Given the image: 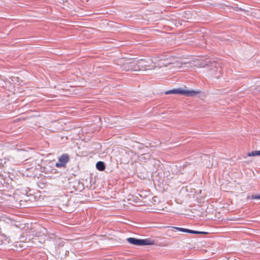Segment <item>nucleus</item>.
Returning a JSON list of instances; mask_svg holds the SVG:
<instances>
[{"label": "nucleus", "instance_id": "obj_1", "mask_svg": "<svg viewBox=\"0 0 260 260\" xmlns=\"http://www.w3.org/2000/svg\"><path fill=\"white\" fill-rule=\"evenodd\" d=\"M206 66L209 68V74L217 79L219 78L222 74L221 62L218 59H212L205 61L203 67Z\"/></svg>", "mask_w": 260, "mask_h": 260}, {"label": "nucleus", "instance_id": "obj_2", "mask_svg": "<svg viewBox=\"0 0 260 260\" xmlns=\"http://www.w3.org/2000/svg\"><path fill=\"white\" fill-rule=\"evenodd\" d=\"M175 58L172 57L162 58L156 61V59H154V66L156 67L162 68L167 67L170 64H173L172 68L180 69L182 67L183 64H186V62L182 63L178 61H174Z\"/></svg>", "mask_w": 260, "mask_h": 260}, {"label": "nucleus", "instance_id": "obj_3", "mask_svg": "<svg viewBox=\"0 0 260 260\" xmlns=\"http://www.w3.org/2000/svg\"><path fill=\"white\" fill-rule=\"evenodd\" d=\"M119 62L121 64L120 68L122 70L125 71H139L138 67L137 61L133 59L121 58Z\"/></svg>", "mask_w": 260, "mask_h": 260}, {"label": "nucleus", "instance_id": "obj_4", "mask_svg": "<svg viewBox=\"0 0 260 260\" xmlns=\"http://www.w3.org/2000/svg\"><path fill=\"white\" fill-rule=\"evenodd\" d=\"M200 93V91L193 90H184L180 88L173 89L169 90L165 92L166 94H179L185 95L187 96H193Z\"/></svg>", "mask_w": 260, "mask_h": 260}, {"label": "nucleus", "instance_id": "obj_5", "mask_svg": "<svg viewBox=\"0 0 260 260\" xmlns=\"http://www.w3.org/2000/svg\"><path fill=\"white\" fill-rule=\"evenodd\" d=\"M137 61V65L139 70H152L155 68L154 63L155 62L151 59H149L148 60H146L144 59H141Z\"/></svg>", "mask_w": 260, "mask_h": 260}, {"label": "nucleus", "instance_id": "obj_6", "mask_svg": "<svg viewBox=\"0 0 260 260\" xmlns=\"http://www.w3.org/2000/svg\"><path fill=\"white\" fill-rule=\"evenodd\" d=\"M127 241L130 244L135 245H150L154 244L153 240L150 239H137L134 238H128Z\"/></svg>", "mask_w": 260, "mask_h": 260}, {"label": "nucleus", "instance_id": "obj_7", "mask_svg": "<svg viewBox=\"0 0 260 260\" xmlns=\"http://www.w3.org/2000/svg\"><path fill=\"white\" fill-rule=\"evenodd\" d=\"M70 160V156L68 154H63L58 158V161L55 164L57 168L65 167Z\"/></svg>", "mask_w": 260, "mask_h": 260}, {"label": "nucleus", "instance_id": "obj_8", "mask_svg": "<svg viewBox=\"0 0 260 260\" xmlns=\"http://www.w3.org/2000/svg\"><path fill=\"white\" fill-rule=\"evenodd\" d=\"M34 229L32 227L31 224L27 223L25 224V227L22 229L23 234L27 237H30L35 236Z\"/></svg>", "mask_w": 260, "mask_h": 260}, {"label": "nucleus", "instance_id": "obj_9", "mask_svg": "<svg viewBox=\"0 0 260 260\" xmlns=\"http://www.w3.org/2000/svg\"><path fill=\"white\" fill-rule=\"evenodd\" d=\"M18 226L15 224L8 225L6 228L7 233L11 236H16L18 233Z\"/></svg>", "mask_w": 260, "mask_h": 260}, {"label": "nucleus", "instance_id": "obj_10", "mask_svg": "<svg viewBox=\"0 0 260 260\" xmlns=\"http://www.w3.org/2000/svg\"><path fill=\"white\" fill-rule=\"evenodd\" d=\"M10 240L9 237L6 236L0 232V245L9 243Z\"/></svg>", "mask_w": 260, "mask_h": 260}, {"label": "nucleus", "instance_id": "obj_11", "mask_svg": "<svg viewBox=\"0 0 260 260\" xmlns=\"http://www.w3.org/2000/svg\"><path fill=\"white\" fill-rule=\"evenodd\" d=\"M174 229H175L179 231L182 232H185V233H191V234H203V232H198L195 231H192L186 229L181 228H178V227H173Z\"/></svg>", "mask_w": 260, "mask_h": 260}, {"label": "nucleus", "instance_id": "obj_12", "mask_svg": "<svg viewBox=\"0 0 260 260\" xmlns=\"http://www.w3.org/2000/svg\"><path fill=\"white\" fill-rule=\"evenodd\" d=\"M96 169L100 171H103L105 169V165L103 161H98L96 164Z\"/></svg>", "mask_w": 260, "mask_h": 260}, {"label": "nucleus", "instance_id": "obj_13", "mask_svg": "<svg viewBox=\"0 0 260 260\" xmlns=\"http://www.w3.org/2000/svg\"><path fill=\"white\" fill-rule=\"evenodd\" d=\"M258 155H260V150L252 151L248 153V156H255Z\"/></svg>", "mask_w": 260, "mask_h": 260}, {"label": "nucleus", "instance_id": "obj_14", "mask_svg": "<svg viewBox=\"0 0 260 260\" xmlns=\"http://www.w3.org/2000/svg\"><path fill=\"white\" fill-rule=\"evenodd\" d=\"M203 216L202 215H199V214H197V215H190V217L189 218L190 219H197V220H199L200 219V218L201 217Z\"/></svg>", "mask_w": 260, "mask_h": 260}, {"label": "nucleus", "instance_id": "obj_15", "mask_svg": "<svg viewBox=\"0 0 260 260\" xmlns=\"http://www.w3.org/2000/svg\"><path fill=\"white\" fill-rule=\"evenodd\" d=\"M251 199L260 200V193L257 194H253L251 196Z\"/></svg>", "mask_w": 260, "mask_h": 260}, {"label": "nucleus", "instance_id": "obj_16", "mask_svg": "<svg viewBox=\"0 0 260 260\" xmlns=\"http://www.w3.org/2000/svg\"><path fill=\"white\" fill-rule=\"evenodd\" d=\"M215 219H220V212H215Z\"/></svg>", "mask_w": 260, "mask_h": 260}, {"label": "nucleus", "instance_id": "obj_17", "mask_svg": "<svg viewBox=\"0 0 260 260\" xmlns=\"http://www.w3.org/2000/svg\"><path fill=\"white\" fill-rule=\"evenodd\" d=\"M226 220H236L237 219L234 218H227V219H225Z\"/></svg>", "mask_w": 260, "mask_h": 260}, {"label": "nucleus", "instance_id": "obj_18", "mask_svg": "<svg viewBox=\"0 0 260 260\" xmlns=\"http://www.w3.org/2000/svg\"><path fill=\"white\" fill-rule=\"evenodd\" d=\"M21 202H22V201H20V206L21 208H25V207L24 206H22V203H21Z\"/></svg>", "mask_w": 260, "mask_h": 260}, {"label": "nucleus", "instance_id": "obj_19", "mask_svg": "<svg viewBox=\"0 0 260 260\" xmlns=\"http://www.w3.org/2000/svg\"><path fill=\"white\" fill-rule=\"evenodd\" d=\"M204 156L205 157H207V156L206 155H204Z\"/></svg>", "mask_w": 260, "mask_h": 260}]
</instances>
